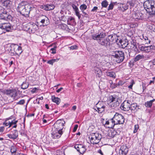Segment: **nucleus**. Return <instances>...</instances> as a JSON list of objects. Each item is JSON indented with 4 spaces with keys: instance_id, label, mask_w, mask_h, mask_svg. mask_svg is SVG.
<instances>
[{
    "instance_id": "nucleus-1",
    "label": "nucleus",
    "mask_w": 155,
    "mask_h": 155,
    "mask_svg": "<svg viewBox=\"0 0 155 155\" xmlns=\"http://www.w3.org/2000/svg\"><path fill=\"white\" fill-rule=\"evenodd\" d=\"M105 34L101 33L99 34H93L91 38L94 40L97 41L98 43L101 45L104 46L107 48H110V42L109 39L105 38Z\"/></svg>"
},
{
    "instance_id": "nucleus-2",
    "label": "nucleus",
    "mask_w": 155,
    "mask_h": 155,
    "mask_svg": "<svg viewBox=\"0 0 155 155\" xmlns=\"http://www.w3.org/2000/svg\"><path fill=\"white\" fill-rule=\"evenodd\" d=\"M31 8V5L26 4L25 2H22L19 4L17 10L22 15L26 16L29 14Z\"/></svg>"
},
{
    "instance_id": "nucleus-3",
    "label": "nucleus",
    "mask_w": 155,
    "mask_h": 155,
    "mask_svg": "<svg viewBox=\"0 0 155 155\" xmlns=\"http://www.w3.org/2000/svg\"><path fill=\"white\" fill-rule=\"evenodd\" d=\"M11 55H19L22 52L21 47L17 45L12 44H8L6 47Z\"/></svg>"
},
{
    "instance_id": "nucleus-4",
    "label": "nucleus",
    "mask_w": 155,
    "mask_h": 155,
    "mask_svg": "<svg viewBox=\"0 0 155 155\" xmlns=\"http://www.w3.org/2000/svg\"><path fill=\"white\" fill-rule=\"evenodd\" d=\"M143 6L150 15H155V1H146L143 3Z\"/></svg>"
},
{
    "instance_id": "nucleus-5",
    "label": "nucleus",
    "mask_w": 155,
    "mask_h": 155,
    "mask_svg": "<svg viewBox=\"0 0 155 155\" xmlns=\"http://www.w3.org/2000/svg\"><path fill=\"white\" fill-rule=\"evenodd\" d=\"M108 100V104L112 107H116L118 106L121 102L120 98L116 95L110 96Z\"/></svg>"
},
{
    "instance_id": "nucleus-6",
    "label": "nucleus",
    "mask_w": 155,
    "mask_h": 155,
    "mask_svg": "<svg viewBox=\"0 0 155 155\" xmlns=\"http://www.w3.org/2000/svg\"><path fill=\"white\" fill-rule=\"evenodd\" d=\"M91 143L93 144H97L100 141L102 138L101 134L98 133H92L89 137Z\"/></svg>"
},
{
    "instance_id": "nucleus-7",
    "label": "nucleus",
    "mask_w": 155,
    "mask_h": 155,
    "mask_svg": "<svg viewBox=\"0 0 155 155\" xmlns=\"http://www.w3.org/2000/svg\"><path fill=\"white\" fill-rule=\"evenodd\" d=\"M112 56L114 57L117 63H120L122 62L124 58V53L121 51H115Z\"/></svg>"
},
{
    "instance_id": "nucleus-8",
    "label": "nucleus",
    "mask_w": 155,
    "mask_h": 155,
    "mask_svg": "<svg viewBox=\"0 0 155 155\" xmlns=\"http://www.w3.org/2000/svg\"><path fill=\"white\" fill-rule=\"evenodd\" d=\"M112 118L117 125L122 124L124 122V117L118 113H116Z\"/></svg>"
},
{
    "instance_id": "nucleus-9",
    "label": "nucleus",
    "mask_w": 155,
    "mask_h": 155,
    "mask_svg": "<svg viewBox=\"0 0 155 155\" xmlns=\"http://www.w3.org/2000/svg\"><path fill=\"white\" fill-rule=\"evenodd\" d=\"M65 122L63 120L59 119L57 120L56 123L54 124V128H53L54 130L59 131H62L64 126V124H65Z\"/></svg>"
},
{
    "instance_id": "nucleus-10",
    "label": "nucleus",
    "mask_w": 155,
    "mask_h": 155,
    "mask_svg": "<svg viewBox=\"0 0 155 155\" xmlns=\"http://www.w3.org/2000/svg\"><path fill=\"white\" fill-rule=\"evenodd\" d=\"M25 27L26 28L25 30L26 31H28L30 33H34L37 30L38 27V26L35 24H31V23H28L27 24Z\"/></svg>"
},
{
    "instance_id": "nucleus-11",
    "label": "nucleus",
    "mask_w": 155,
    "mask_h": 155,
    "mask_svg": "<svg viewBox=\"0 0 155 155\" xmlns=\"http://www.w3.org/2000/svg\"><path fill=\"white\" fill-rule=\"evenodd\" d=\"M130 101L128 100L125 101L121 104V109L124 111H128L130 110Z\"/></svg>"
},
{
    "instance_id": "nucleus-12",
    "label": "nucleus",
    "mask_w": 155,
    "mask_h": 155,
    "mask_svg": "<svg viewBox=\"0 0 155 155\" xmlns=\"http://www.w3.org/2000/svg\"><path fill=\"white\" fill-rule=\"evenodd\" d=\"M63 134L62 131H59L52 129V132L51 133V137L53 139H56L59 138Z\"/></svg>"
},
{
    "instance_id": "nucleus-13",
    "label": "nucleus",
    "mask_w": 155,
    "mask_h": 155,
    "mask_svg": "<svg viewBox=\"0 0 155 155\" xmlns=\"http://www.w3.org/2000/svg\"><path fill=\"white\" fill-rule=\"evenodd\" d=\"M97 110H95L99 113H101L104 111L105 106L103 102H99L97 104Z\"/></svg>"
},
{
    "instance_id": "nucleus-14",
    "label": "nucleus",
    "mask_w": 155,
    "mask_h": 155,
    "mask_svg": "<svg viewBox=\"0 0 155 155\" xmlns=\"http://www.w3.org/2000/svg\"><path fill=\"white\" fill-rule=\"evenodd\" d=\"M4 92L7 94H9L12 97H13V99L16 100L15 99L16 97L18 95L17 91L15 89H10L6 90Z\"/></svg>"
},
{
    "instance_id": "nucleus-15",
    "label": "nucleus",
    "mask_w": 155,
    "mask_h": 155,
    "mask_svg": "<svg viewBox=\"0 0 155 155\" xmlns=\"http://www.w3.org/2000/svg\"><path fill=\"white\" fill-rule=\"evenodd\" d=\"M74 147L81 154H83L86 150V147L82 144H76Z\"/></svg>"
},
{
    "instance_id": "nucleus-16",
    "label": "nucleus",
    "mask_w": 155,
    "mask_h": 155,
    "mask_svg": "<svg viewBox=\"0 0 155 155\" xmlns=\"http://www.w3.org/2000/svg\"><path fill=\"white\" fill-rule=\"evenodd\" d=\"M155 47L154 46L152 45L148 46H142L140 47V49L144 52L148 53L154 49Z\"/></svg>"
},
{
    "instance_id": "nucleus-17",
    "label": "nucleus",
    "mask_w": 155,
    "mask_h": 155,
    "mask_svg": "<svg viewBox=\"0 0 155 155\" xmlns=\"http://www.w3.org/2000/svg\"><path fill=\"white\" fill-rule=\"evenodd\" d=\"M117 125L114 122V119H112L106 122L105 125L107 127L110 128H113L115 125Z\"/></svg>"
},
{
    "instance_id": "nucleus-18",
    "label": "nucleus",
    "mask_w": 155,
    "mask_h": 155,
    "mask_svg": "<svg viewBox=\"0 0 155 155\" xmlns=\"http://www.w3.org/2000/svg\"><path fill=\"white\" fill-rule=\"evenodd\" d=\"M0 28L9 31L11 29V25L9 23H4L0 25Z\"/></svg>"
},
{
    "instance_id": "nucleus-19",
    "label": "nucleus",
    "mask_w": 155,
    "mask_h": 155,
    "mask_svg": "<svg viewBox=\"0 0 155 155\" xmlns=\"http://www.w3.org/2000/svg\"><path fill=\"white\" fill-rule=\"evenodd\" d=\"M128 151L127 147L125 145L121 146L119 151L120 155H126Z\"/></svg>"
},
{
    "instance_id": "nucleus-20",
    "label": "nucleus",
    "mask_w": 155,
    "mask_h": 155,
    "mask_svg": "<svg viewBox=\"0 0 155 155\" xmlns=\"http://www.w3.org/2000/svg\"><path fill=\"white\" fill-rule=\"evenodd\" d=\"M118 8L120 10L123 12H124L128 9L129 5L127 3H118Z\"/></svg>"
},
{
    "instance_id": "nucleus-21",
    "label": "nucleus",
    "mask_w": 155,
    "mask_h": 155,
    "mask_svg": "<svg viewBox=\"0 0 155 155\" xmlns=\"http://www.w3.org/2000/svg\"><path fill=\"white\" fill-rule=\"evenodd\" d=\"M40 22L43 24L44 26L47 25L50 23L48 18L45 16H43V18L41 20Z\"/></svg>"
},
{
    "instance_id": "nucleus-22",
    "label": "nucleus",
    "mask_w": 155,
    "mask_h": 155,
    "mask_svg": "<svg viewBox=\"0 0 155 155\" xmlns=\"http://www.w3.org/2000/svg\"><path fill=\"white\" fill-rule=\"evenodd\" d=\"M7 136L10 139L15 140L18 136V133L17 130H14L12 134H8Z\"/></svg>"
},
{
    "instance_id": "nucleus-23",
    "label": "nucleus",
    "mask_w": 155,
    "mask_h": 155,
    "mask_svg": "<svg viewBox=\"0 0 155 155\" xmlns=\"http://www.w3.org/2000/svg\"><path fill=\"white\" fill-rule=\"evenodd\" d=\"M55 7V6L53 4H48L44 5L43 8L45 10L49 11L54 9Z\"/></svg>"
},
{
    "instance_id": "nucleus-24",
    "label": "nucleus",
    "mask_w": 155,
    "mask_h": 155,
    "mask_svg": "<svg viewBox=\"0 0 155 155\" xmlns=\"http://www.w3.org/2000/svg\"><path fill=\"white\" fill-rule=\"evenodd\" d=\"M87 6L85 4H83L81 5L80 7V8L82 12V13L84 15H86V17H87L88 16V15L84 11L87 9Z\"/></svg>"
},
{
    "instance_id": "nucleus-25",
    "label": "nucleus",
    "mask_w": 155,
    "mask_h": 155,
    "mask_svg": "<svg viewBox=\"0 0 155 155\" xmlns=\"http://www.w3.org/2000/svg\"><path fill=\"white\" fill-rule=\"evenodd\" d=\"M94 71L95 73L96 74L97 76L100 77L102 74V72L101 69L97 67H94Z\"/></svg>"
},
{
    "instance_id": "nucleus-26",
    "label": "nucleus",
    "mask_w": 155,
    "mask_h": 155,
    "mask_svg": "<svg viewBox=\"0 0 155 155\" xmlns=\"http://www.w3.org/2000/svg\"><path fill=\"white\" fill-rule=\"evenodd\" d=\"M8 17V15L6 11H3V12H2L0 14V17L1 19L5 20Z\"/></svg>"
},
{
    "instance_id": "nucleus-27",
    "label": "nucleus",
    "mask_w": 155,
    "mask_h": 155,
    "mask_svg": "<svg viewBox=\"0 0 155 155\" xmlns=\"http://www.w3.org/2000/svg\"><path fill=\"white\" fill-rule=\"evenodd\" d=\"M52 101L55 103L57 105L59 104L60 102V99L58 97H55L54 96H52Z\"/></svg>"
},
{
    "instance_id": "nucleus-28",
    "label": "nucleus",
    "mask_w": 155,
    "mask_h": 155,
    "mask_svg": "<svg viewBox=\"0 0 155 155\" xmlns=\"http://www.w3.org/2000/svg\"><path fill=\"white\" fill-rule=\"evenodd\" d=\"M116 134V132L114 130L110 131L108 133V135L111 138H113Z\"/></svg>"
},
{
    "instance_id": "nucleus-29",
    "label": "nucleus",
    "mask_w": 155,
    "mask_h": 155,
    "mask_svg": "<svg viewBox=\"0 0 155 155\" xmlns=\"http://www.w3.org/2000/svg\"><path fill=\"white\" fill-rule=\"evenodd\" d=\"M137 105L136 104L134 103L132 104H130V110L132 112L134 111L137 108Z\"/></svg>"
},
{
    "instance_id": "nucleus-30",
    "label": "nucleus",
    "mask_w": 155,
    "mask_h": 155,
    "mask_svg": "<svg viewBox=\"0 0 155 155\" xmlns=\"http://www.w3.org/2000/svg\"><path fill=\"white\" fill-rule=\"evenodd\" d=\"M155 101V99L149 101H147V102H145V105L147 107H151L152 105L153 102Z\"/></svg>"
},
{
    "instance_id": "nucleus-31",
    "label": "nucleus",
    "mask_w": 155,
    "mask_h": 155,
    "mask_svg": "<svg viewBox=\"0 0 155 155\" xmlns=\"http://www.w3.org/2000/svg\"><path fill=\"white\" fill-rule=\"evenodd\" d=\"M106 75L107 76H109L110 77H112L114 78H115L116 77V75L115 72H106Z\"/></svg>"
},
{
    "instance_id": "nucleus-32",
    "label": "nucleus",
    "mask_w": 155,
    "mask_h": 155,
    "mask_svg": "<svg viewBox=\"0 0 155 155\" xmlns=\"http://www.w3.org/2000/svg\"><path fill=\"white\" fill-rule=\"evenodd\" d=\"M143 58H144V56L143 55L138 54L134 58V61H135L136 62L140 59Z\"/></svg>"
},
{
    "instance_id": "nucleus-33",
    "label": "nucleus",
    "mask_w": 155,
    "mask_h": 155,
    "mask_svg": "<svg viewBox=\"0 0 155 155\" xmlns=\"http://www.w3.org/2000/svg\"><path fill=\"white\" fill-rule=\"evenodd\" d=\"M10 2L11 1L9 0H6L4 1H3V2L2 4L4 6L7 7L9 6Z\"/></svg>"
},
{
    "instance_id": "nucleus-34",
    "label": "nucleus",
    "mask_w": 155,
    "mask_h": 155,
    "mask_svg": "<svg viewBox=\"0 0 155 155\" xmlns=\"http://www.w3.org/2000/svg\"><path fill=\"white\" fill-rule=\"evenodd\" d=\"M67 22L68 24L71 25V23L74 22V19L73 17H71L68 18Z\"/></svg>"
},
{
    "instance_id": "nucleus-35",
    "label": "nucleus",
    "mask_w": 155,
    "mask_h": 155,
    "mask_svg": "<svg viewBox=\"0 0 155 155\" xmlns=\"http://www.w3.org/2000/svg\"><path fill=\"white\" fill-rule=\"evenodd\" d=\"M142 38L143 40V41H144V43L145 44H150L151 42V41L149 40H148V38L147 37L145 36H144L143 35H142Z\"/></svg>"
},
{
    "instance_id": "nucleus-36",
    "label": "nucleus",
    "mask_w": 155,
    "mask_h": 155,
    "mask_svg": "<svg viewBox=\"0 0 155 155\" xmlns=\"http://www.w3.org/2000/svg\"><path fill=\"white\" fill-rule=\"evenodd\" d=\"M21 88L25 89L27 88L28 87V83L26 82H23L21 85Z\"/></svg>"
},
{
    "instance_id": "nucleus-37",
    "label": "nucleus",
    "mask_w": 155,
    "mask_h": 155,
    "mask_svg": "<svg viewBox=\"0 0 155 155\" xmlns=\"http://www.w3.org/2000/svg\"><path fill=\"white\" fill-rule=\"evenodd\" d=\"M131 47H132V48L134 49L137 48V45L136 43L134 41H131Z\"/></svg>"
},
{
    "instance_id": "nucleus-38",
    "label": "nucleus",
    "mask_w": 155,
    "mask_h": 155,
    "mask_svg": "<svg viewBox=\"0 0 155 155\" xmlns=\"http://www.w3.org/2000/svg\"><path fill=\"white\" fill-rule=\"evenodd\" d=\"M58 59H52L48 61H47V63L48 64L52 65L54 62L58 61Z\"/></svg>"
},
{
    "instance_id": "nucleus-39",
    "label": "nucleus",
    "mask_w": 155,
    "mask_h": 155,
    "mask_svg": "<svg viewBox=\"0 0 155 155\" xmlns=\"http://www.w3.org/2000/svg\"><path fill=\"white\" fill-rule=\"evenodd\" d=\"M11 152L12 153V154L13 155H15V153L16 151V149L15 147L12 146L11 147V149L10 150Z\"/></svg>"
},
{
    "instance_id": "nucleus-40",
    "label": "nucleus",
    "mask_w": 155,
    "mask_h": 155,
    "mask_svg": "<svg viewBox=\"0 0 155 155\" xmlns=\"http://www.w3.org/2000/svg\"><path fill=\"white\" fill-rule=\"evenodd\" d=\"M76 15L80 19L81 18V15L80 14L78 8L74 11Z\"/></svg>"
},
{
    "instance_id": "nucleus-41",
    "label": "nucleus",
    "mask_w": 155,
    "mask_h": 155,
    "mask_svg": "<svg viewBox=\"0 0 155 155\" xmlns=\"http://www.w3.org/2000/svg\"><path fill=\"white\" fill-rule=\"evenodd\" d=\"M141 13H137L134 14V17L136 19H140L141 17Z\"/></svg>"
},
{
    "instance_id": "nucleus-42",
    "label": "nucleus",
    "mask_w": 155,
    "mask_h": 155,
    "mask_svg": "<svg viewBox=\"0 0 155 155\" xmlns=\"http://www.w3.org/2000/svg\"><path fill=\"white\" fill-rule=\"evenodd\" d=\"M101 5L103 7L106 8L108 5V2L106 0H104L102 2Z\"/></svg>"
},
{
    "instance_id": "nucleus-43",
    "label": "nucleus",
    "mask_w": 155,
    "mask_h": 155,
    "mask_svg": "<svg viewBox=\"0 0 155 155\" xmlns=\"http://www.w3.org/2000/svg\"><path fill=\"white\" fill-rule=\"evenodd\" d=\"M18 121V120H14L11 122H10V124L9 125V127H10L12 125H14L15 124H16Z\"/></svg>"
},
{
    "instance_id": "nucleus-44",
    "label": "nucleus",
    "mask_w": 155,
    "mask_h": 155,
    "mask_svg": "<svg viewBox=\"0 0 155 155\" xmlns=\"http://www.w3.org/2000/svg\"><path fill=\"white\" fill-rule=\"evenodd\" d=\"M135 83L133 80H131V82H130V84L129 86H128V87L129 88L132 89V87L133 86V85Z\"/></svg>"
},
{
    "instance_id": "nucleus-45",
    "label": "nucleus",
    "mask_w": 155,
    "mask_h": 155,
    "mask_svg": "<svg viewBox=\"0 0 155 155\" xmlns=\"http://www.w3.org/2000/svg\"><path fill=\"white\" fill-rule=\"evenodd\" d=\"M25 103V101L24 100H21L19 102L17 103V104L22 105Z\"/></svg>"
},
{
    "instance_id": "nucleus-46",
    "label": "nucleus",
    "mask_w": 155,
    "mask_h": 155,
    "mask_svg": "<svg viewBox=\"0 0 155 155\" xmlns=\"http://www.w3.org/2000/svg\"><path fill=\"white\" fill-rule=\"evenodd\" d=\"M127 3L128 4V5H130V6L131 7H133L134 5V3L132 1L127 2Z\"/></svg>"
},
{
    "instance_id": "nucleus-47",
    "label": "nucleus",
    "mask_w": 155,
    "mask_h": 155,
    "mask_svg": "<svg viewBox=\"0 0 155 155\" xmlns=\"http://www.w3.org/2000/svg\"><path fill=\"white\" fill-rule=\"evenodd\" d=\"M114 7V5L113 3L110 4L108 6V10H111L113 9Z\"/></svg>"
},
{
    "instance_id": "nucleus-48",
    "label": "nucleus",
    "mask_w": 155,
    "mask_h": 155,
    "mask_svg": "<svg viewBox=\"0 0 155 155\" xmlns=\"http://www.w3.org/2000/svg\"><path fill=\"white\" fill-rule=\"evenodd\" d=\"M117 86H118V85L117 84H111V87L112 88H114L117 87Z\"/></svg>"
},
{
    "instance_id": "nucleus-49",
    "label": "nucleus",
    "mask_w": 155,
    "mask_h": 155,
    "mask_svg": "<svg viewBox=\"0 0 155 155\" xmlns=\"http://www.w3.org/2000/svg\"><path fill=\"white\" fill-rule=\"evenodd\" d=\"M51 50L52 51L51 52L53 54H55L56 53V47H54L53 48H51Z\"/></svg>"
},
{
    "instance_id": "nucleus-50",
    "label": "nucleus",
    "mask_w": 155,
    "mask_h": 155,
    "mask_svg": "<svg viewBox=\"0 0 155 155\" xmlns=\"http://www.w3.org/2000/svg\"><path fill=\"white\" fill-rule=\"evenodd\" d=\"M72 7L74 11L78 9V7L74 4H72Z\"/></svg>"
},
{
    "instance_id": "nucleus-51",
    "label": "nucleus",
    "mask_w": 155,
    "mask_h": 155,
    "mask_svg": "<svg viewBox=\"0 0 155 155\" xmlns=\"http://www.w3.org/2000/svg\"><path fill=\"white\" fill-rule=\"evenodd\" d=\"M77 46L76 45L72 46L70 47V49L72 50L76 49L77 48Z\"/></svg>"
},
{
    "instance_id": "nucleus-52",
    "label": "nucleus",
    "mask_w": 155,
    "mask_h": 155,
    "mask_svg": "<svg viewBox=\"0 0 155 155\" xmlns=\"http://www.w3.org/2000/svg\"><path fill=\"white\" fill-rule=\"evenodd\" d=\"M78 127V125L76 124L74 126L73 128V131L74 132H75L76 131V130H77V129Z\"/></svg>"
},
{
    "instance_id": "nucleus-53",
    "label": "nucleus",
    "mask_w": 155,
    "mask_h": 155,
    "mask_svg": "<svg viewBox=\"0 0 155 155\" xmlns=\"http://www.w3.org/2000/svg\"><path fill=\"white\" fill-rule=\"evenodd\" d=\"M10 124V122L9 121L8 122H7L6 121L3 124L5 125L6 126H9Z\"/></svg>"
},
{
    "instance_id": "nucleus-54",
    "label": "nucleus",
    "mask_w": 155,
    "mask_h": 155,
    "mask_svg": "<svg viewBox=\"0 0 155 155\" xmlns=\"http://www.w3.org/2000/svg\"><path fill=\"white\" fill-rule=\"evenodd\" d=\"M97 7L95 6L91 10V11L92 12H96L97 10Z\"/></svg>"
},
{
    "instance_id": "nucleus-55",
    "label": "nucleus",
    "mask_w": 155,
    "mask_h": 155,
    "mask_svg": "<svg viewBox=\"0 0 155 155\" xmlns=\"http://www.w3.org/2000/svg\"><path fill=\"white\" fill-rule=\"evenodd\" d=\"M124 82L121 81H120L118 82V83L117 84V85L118 86L119 85H122L124 84Z\"/></svg>"
},
{
    "instance_id": "nucleus-56",
    "label": "nucleus",
    "mask_w": 155,
    "mask_h": 155,
    "mask_svg": "<svg viewBox=\"0 0 155 155\" xmlns=\"http://www.w3.org/2000/svg\"><path fill=\"white\" fill-rule=\"evenodd\" d=\"M64 18H65L64 16V15H62L61 16V17L60 18V19L61 20L64 21V20H65Z\"/></svg>"
},
{
    "instance_id": "nucleus-57",
    "label": "nucleus",
    "mask_w": 155,
    "mask_h": 155,
    "mask_svg": "<svg viewBox=\"0 0 155 155\" xmlns=\"http://www.w3.org/2000/svg\"><path fill=\"white\" fill-rule=\"evenodd\" d=\"M63 87H61L60 88L58 89L56 91V92L57 93H59L63 89Z\"/></svg>"
},
{
    "instance_id": "nucleus-58",
    "label": "nucleus",
    "mask_w": 155,
    "mask_h": 155,
    "mask_svg": "<svg viewBox=\"0 0 155 155\" xmlns=\"http://www.w3.org/2000/svg\"><path fill=\"white\" fill-rule=\"evenodd\" d=\"M35 103H37L38 104H39V99L38 98H37L36 99L35 101H34Z\"/></svg>"
},
{
    "instance_id": "nucleus-59",
    "label": "nucleus",
    "mask_w": 155,
    "mask_h": 155,
    "mask_svg": "<svg viewBox=\"0 0 155 155\" xmlns=\"http://www.w3.org/2000/svg\"><path fill=\"white\" fill-rule=\"evenodd\" d=\"M4 130V127H0V132H3Z\"/></svg>"
},
{
    "instance_id": "nucleus-60",
    "label": "nucleus",
    "mask_w": 155,
    "mask_h": 155,
    "mask_svg": "<svg viewBox=\"0 0 155 155\" xmlns=\"http://www.w3.org/2000/svg\"><path fill=\"white\" fill-rule=\"evenodd\" d=\"M139 128L138 125H136L134 126V129L136 130H137Z\"/></svg>"
},
{
    "instance_id": "nucleus-61",
    "label": "nucleus",
    "mask_w": 155,
    "mask_h": 155,
    "mask_svg": "<svg viewBox=\"0 0 155 155\" xmlns=\"http://www.w3.org/2000/svg\"><path fill=\"white\" fill-rule=\"evenodd\" d=\"M37 90V88L36 87H35L32 89L31 91L33 93H35Z\"/></svg>"
},
{
    "instance_id": "nucleus-62",
    "label": "nucleus",
    "mask_w": 155,
    "mask_h": 155,
    "mask_svg": "<svg viewBox=\"0 0 155 155\" xmlns=\"http://www.w3.org/2000/svg\"><path fill=\"white\" fill-rule=\"evenodd\" d=\"M98 152L101 154V155H103V153L101 150H99L98 151Z\"/></svg>"
},
{
    "instance_id": "nucleus-63",
    "label": "nucleus",
    "mask_w": 155,
    "mask_h": 155,
    "mask_svg": "<svg viewBox=\"0 0 155 155\" xmlns=\"http://www.w3.org/2000/svg\"><path fill=\"white\" fill-rule=\"evenodd\" d=\"M76 106H74L72 107V109L74 110H75L76 109Z\"/></svg>"
},
{
    "instance_id": "nucleus-64",
    "label": "nucleus",
    "mask_w": 155,
    "mask_h": 155,
    "mask_svg": "<svg viewBox=\"0 0 155 155\" xmlns=\"http://www.w3.org/2000/svg\"><path fill=\"white\" fill-rule=\"evenodd\" d=\"M152 62L153 65H155V59H154L152 61Z\"/></svg>"
}]
</instances>
